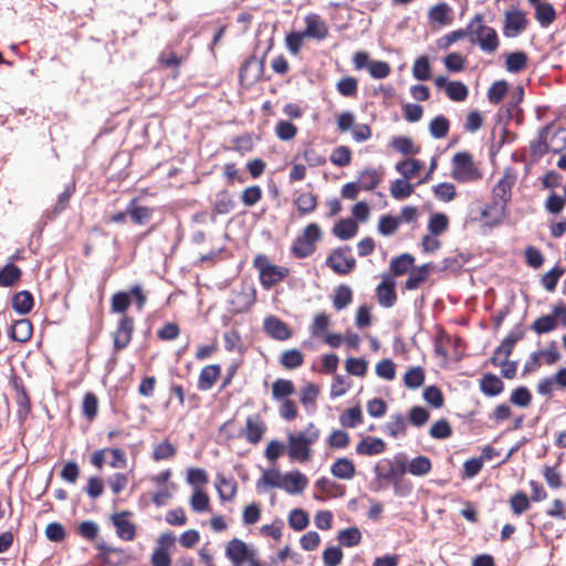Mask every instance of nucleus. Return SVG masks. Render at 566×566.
I'll return each instance as SVG.
<instances>
[{"label": "nucleus", "mask_w": 566, "mask_h": 566, "mask_svg": "<svg viewBox=\"0 0 566 566\" xmlns=\"http://www.w3.org/2000/svg\"><path fill=\"white\" fill-rule=\"evenodd\" d=\"M221 371L222 368L220 364H211L205 366L199 374L197 388L200 391H207L211 389L221 376Z\"/></svg>", "instance_id": "obj_27"}, {"label": "nucleus", "mask_w": 566, "mask_h": 566, "mask_svg": "<svg viewBox=\"0 0 566 566\" xmlns=\"http://www.w3.org/2000/svg\"><path fill=\"white\" fill-rule=\"evenodd\" d=\"M127 212L133 223L144 226L150 220L154 209L139 205L135 197L127 203Z\"/></svg>", "instance_id": "obj_30"}, {"label": "nucleus", "mask_w": 566, "mask_h": 566, "mask_svg": "<svg viewBox=\"0 0 566 566\" xmlns=\"http://www.w3.org/2000/svg\"><path fill=\"white\" fill-rule=\"evenodd\" d=\"M422 398L433 409H440L444 406V396L438 385L424 387Z\"/></svg>", "instance_id": "obj_58"}, {"label": "nucleus", "mask_w": 566, "mask_h": 566, "mask_svg": "<svg viewBox=\"0 0 566 566\" xmlns=\"http://www.w3.org/2000/svg\"><path fill=\"white\" fill-rule=\"evenodd\" d=\"M253 266L259 272V280L266 291L286 279L290 270L285 266L273 264L265 254H258L253 260Z\"/></svg>", "instance_id": "obj_3"}, {"label": "nucleus", "mask_w": 566, "mask_h": 566, "mask_svg": "<svg viewBox=\"0 0 566 566\" xmlns=\"http://www.w3.org/2000/svg\"><path fill=\"white\" fill-rule=\"evenodd\" d=\"M412 76L419 82H426L432 77V66L427 54L418 56L412 65Z\"/></svg>", "instance_id": "obj_39"}, {"label": "nucleus", "mask_w": 566, "mask_h": 566, "mask_svg": "<svg viewBox=\"0 0 566 566\" xmlns=\"http://www.w3.org/2000/svg\"><path fill=\"white\" fill-rule=\"evenodd\" d=\"M558 322L553 314H544L537 317L530 328L537 335H544L553 332L557 327Z\"/></svg>", "instance_id": "obj_59"}, {"label": "nucleus", "mask_w": 566, "mask_h": 566, "mask_svg": "<svg viewBox=\"0 0 566 566\" xmlns=\"http://www.w3.org/2000/svg\"><path fill=\"white\" fill-rule=\"evenodd\" d=\"M273 48V38H270L268 48L259 56L255 52L249 55L240 65L239 69V84L245 88L252 87L261 81H269L271 76H264L265 61L268 53Z\"/></svg>", "instance_id": "obj_1"}, {"label": "nucleus", "mask_w": 566, "mask_h": 566, "mask_svg": "<svg viewBox=\"0 0 566 566\" xmlns=\"http://www.w3.org/2000/svg\"><path fill=\"white\" fill-rule=\"evenodd\" d=\"M535 20L542 28H548L557 18V11L551 2L542 3L534 9Z\"/></svg>", "instance_id": "obj_42"}, {"label": "nucleus", "mask_w": 566, "mask_h": 566, "mask_svg": "<svg viewBox=\"0 0 566 566\" xmlns=\"http://www.w3.org/2000/svg\"><path fill=\"white\" fill-rule=\"evenodd\" d=\"M296 392V387L291 379L277 378L272 382V398L275 401L290 399Z\"/></svg>", "instance_id": "obj_36"}, {"label": "nucleus", "mask_w": 566, "mask_h": 566, "mask_svg": "<svg viewBox=\"0 0 566 566\" xmlns=\"http://www.w3.org/2000/svg\"><path fill=\"white\" fill-rule=\"evenodd\" d=\"M565 273V269L559 264V262L555 263V265L544 273L541 277V284L547 292H554L558 284L559 279Z\"/></svg>", "instance_id": "obj_51"}, {"label": "nucleus", "mask_w": 566, "mask_h": 566, "mask_svg": "<svg viewBox=\"0 0 566 566\" xmlns=\"http://www.w3.org/2000/svg\"><path fill=\"white\" fill-rule=\"evenodd\" d=\"M315 251V245H313L308 240H305L303 237L297 235L290 248L291 254L296 259H306L312 255Z\"/></svg>", "instance_id": "obj_56"}, {"label": "nucleus", "mask_w": 566, "mask_h": 566, "mask_svg": "<svg viewBox=\"0 0 566 566\" xmlns=\"http://www.w3.org/2000/svg\"><path fill=\"white\" fill-rule=\"evenodd\" d=\"M345 370L350 376L364 377L368 370V360L364 356H349L345 360Z\"/></svg>", "instance_id": "obj_62"}, {"label": "nucleus", "mask_w": 566, "mask_h": 566, "mask_svg": "<svg viewBox=\"0 0 566 566\" xmlns=\"http://www.w3.org/2000/svg\"><path fill=\"white\" fill-rule=\"evenodd\" d=\"M451 164V177L460 184L480 180L483 177L482 171L474 164L472 154L468 150L455 153Z\"/></svg>", "instance_id": "obj_4"}, {"label": "nucleus", "mask_w": 566, "mask_h": 566, "mask_svg": "<svg viewBox=\"0 0 566 566\" xmlns=\"http://www.w3.org/2000/svg\"><path fill=\"white\" fill-rule=\"evenodd\" d=\"M426 380V371L421 366H411L402 376V381L406 388L416 390L423 386Z\"/></svg>", "instance_id": "obj_41"}, {"label": "nucleus", "mask_w": 566, "mask_h": 566, "mask_svg": "<svg viewBox=\"0 0 566 566\" xmlns=\"http://www.w3.org/2000/svg\"><path fill=\"white\" fill-rule=\"evenodd\" d=\"M303 363L304 354L297 348L286 349L280 356V364L289 370L298 368Z\"/></svg>", "instance_id": "obj_53"}, {"label": "nucleus", "mask_w": 566, "mask_h": 566, "mask_svg": "<svg viewBox=\"0 0 566 566\" xmlns=\"http://www.w3.org/2000/svg\"><path fill=\"white\" fill-rule=\"evenodd\" d=\"M305 24L302 31L306 38L322 41L328 35V28L317 13H308L305 17Z\"/></svg>", "instance_id": "obj_19"}, {"label": "nucleus", "mask_w": 566, "mask_h": 566, "mask_svg": "<svg viewBox=\"0 0 566 566\" xmlns=\"http://www.w3.org/2000/svg\"><path fill=\"white\" fill-rule=\"evenodd\" d=\"M363 411L359 405L347 408L340 416L339 422L345 428H356L363 422Z\"/></svg>", "instance_id": "obj_60"}, {"label": "nucleus", "mask_w": 566, "mask_h": 566, "mask_svg": "<svg viewBox=\"0 0 566 566\" xmlns=\"http://www.w3.org/2000/svg\"><path fill=\"white\" fill-rule=\"evenodd\" d=\"M507 126L509 123L506 122L504 125L501 126L499 140H495V127H493V129L491 130L492 143L489 148V156L492 161L494 160L495 156L500 153V150L505 144L513 143L517 137L515 133L510 132Z\"/></svg>", "instance_id": "obj_24"}, {"label": "nucleus", "mask_w": 566, "mask_h": 566, "mask_svg": "<svg viewBox=\"0 0 566 566\" xmlns=\"http://www.w3.org/2000/svg\"><path fill=\"white\" fill-rule=\"evenodd\" d=\"M248 544L240 538H232L226 546L224 555L232 563L231 566H242Z\"/></svg>", "instance_id": "obj_34"}, {"label": "nucleus", "mask_w": 566, "mask_h": 566, "mask_svg": "<svg viewBox=\"0 0 566 566\" xmlns=\"http://www.w3.org/2000/svg\"><path fill=\"white\" fill-rule=\"evenodd\" d=\"M358 180L361 185V190L373 191L381 182V176L375 168L367 167L359 172Z\"/></svg>", "instance_id": "obj_54"}, {"label": "nucleus", "mask_w": 566, "mask_h": 566, "mask_svg": "<svg viewBox=\"0 0 566 566\" xmlns=\"http://www.w3.org/2000/svg\"><path fill=\"white\" fill-rule=\"evenodd\" d=\"M390 146L403 156L418 155L420 153V147L415 145L413 139L409 136H394Z\"/></svg>", "instance_id": "obj_43"}, {"label": "nucleus", "mask_w": 566, "mask_h": 566, "mask_svg": "<svg viewBox=\"0 0 566 566\" xmlns=\"http://www.w3.org/2000/svg\"><path fill=\"white\" fill-rule=\"evenodd\" d=\"M186 482L193 490H202L201 488L209 482L208 472L203 468H188L186 474Z\"/></svg>", "instance_id": "obj_52"}, {"label": "nucleus", "mask_w": 566, "mask_h": 566, "mask_svg": "<svg viewBox=\"0 0 566 566\" xmlns=\"http://www.w3.org/2000/svg\"><path fill=\"white\" fill-rule=\"evenodd\" d=\"M479 389L485 397L493 398L504 391L505 385L500 376L486 371L479 379Z\"/></svg>", "instance_id": "obj_18"}, {"label": "nucleus", "mask_w": 566, "mask_h": 566, "mask_svg": "<svg viewBox=\"0 0 566 566\" xmlns=\"http://www.w3.org/2000/svg\"><path fill=\"white\" fill-rule=\"evenodd\" d=\"M277 489L284 490L286 493L295 495L302 493L308 485V478L298 469H293L283 474L282 483H272Z\"/></svg>", "instance_id": "obj_13"}, {"label": "nucleus", "mask_w": 566, "mask_h": 566, "mask_svg": "<svg viewBox=\"0 0 566 566\" xmlns=\"http://www.w3.org/2000/svg\"><path fill=\"white\" fill-rule=\"evenodd\" d=\"M349 245H343L334 249L325 260V266L329 268L337 275H347L356 266L354 256H345V252H350Z\"/></svg>", "instance_id": "obj_8"}, {"label": "nucleus", "mask_w": 566, "mask_h": 566, "mask_svg": "<svg viewBox=\"0 0 566 566\" xmlns=\"http://www.w3.org/2000/svg\"><path fill=\"white\" fill-rule=\"evenodd\" d=\"M287 454L292 462H308L312 458V447L306 444L305 431L287 434Z\"/></svg>", "instance_id": "obj_9"}, {"label": "nucleus", "mask_w": 566, "mask_h": 566, "mask_svg": "<svg viewBox=\"0 0 566 566\" xmlns=\"http://www.w3.org/2000/svg\"><path fill=\"white\" fill-rule=\"evenodd\" d=\"M528 25V19L526 12L516 8L511 7L505 10L502 33L507 39H513L522 34Z\"/></svg>", "instance_id": "obj_7"}, {"label": "nucleus", "mask_w": 566, "mask_h": 566, "mask_svg": "<svg viewBox=\"0 0 566 566\" xmlns=\"http://www.w3.org/2000/svg\"><path fill=\"white\" fill-rule=\"evenodd\" d=\"M424 168V163L417 158H406L395 165V169L406 179H412Z\"/></svg>", "instance_id": "obj_35"}, {"label": "nucleus", "mask_w": 566, "mask_h": 566, "mask_svg": "<svg viewBox=\"0 0 566 566\" xmlns=\"http://www.w3.org/2000/svg\"><path fill=\"white\" fill-rule=\"evenodd\" d=\"M81 411L83 417L88 421H93L96 418L98 412V398L94 392L87 391L84 395Z\"/></svg>", "instance_id": "obj_64"}, {"label": "nucleus", "mask_w": 566, "mask_h": 566, "mask_svg": "<svg viewBox=\"0 0 566 566\" xmlns=\"http://www.w3.org/2000/svg\"><path fill=\"white\" fill-rule=\"evenodd\" d=\"M453 9L444 1L433 4L428 11V19L439 25H449L452 22Z\"/></svg>", "instance_id": "obj_31"}, {"label": "nucleus", "mask_w": 566, "mask_h": 566, "mask_svg": "<svg viewBox=\"0 0 566 566\" xmlns=\"http://www.w3.org/2000/svg\"><path fill=\"white\" fill-rule=\"evenodd\" d=\"M23 272L15 264L6 263L0 266V286L12 287L21 281Z\"/></svg>", "instance_id": "obj_38"}, {"label": "nucleus", "mask_w": 566, "mask_h": 566, "mask_svg": "<svg viewBox=\"0 0 566 566\" xmlns=\"http://www.w3.org/2000/svg\"><path fill=\"white\" fill-rule=\"evenodd\" d=\"M410 179L397 178L390 184V195L395 200L401 201L409 198L415 192V185Z\"/></svg>", "instance_id": "obj_40"}, {"label": "nucleus", "mask_w": 566, "mask_h": 566, "mask_svg": "<svg viewBox=\"0 0 566 566\" xmlns=\"http://www.w3.org/2000/svg\"><path fill=\"white\" fill-rule=\"evenodd\" d=\"M533 399L532 391L525 385L514 388L510 395V402L518 408H527Z\"/></svg>", "instance_id": "obj_57"}, {"label": "nucleus", "mask_w": 566, "mask_h": 566, "mask_svg": "<svg viewBox=\"0 0 566 566\" xmlns=\"http://www.w3.org/2000/svg\"><path fill=\"white\" fill-rule=\"evenodd\" d=\"M390 418L391 421L384 426V432L394 439H397L399 436H405L408 424L402 413H394Z\"/></svg>", "instance_id": "obj_46"}, {"label": "nucleus", "mask_w": 566, "mask_h": 566, "mask_svg": "<svg viewBox=\"0 0 566 566\" xmlns=\"http://www.w3.org/2000/svg\"><path fill=\"white\" fill-rule=\"evenodd\" d=\"M336 91L343 97H356L358 94V80L355 76L345 75L337 81Z\"/></svg>", "instance_id": "obj_55"}, {"label": "nucleus", "mask_w": 566, "mask_h": 566, "mask_svg": "<svg viewBox=\"0 0 566 566\" xmlns=\"http://www.w3.org/2000/svg\"><path fill=\"white\" fill-rule=\"evenodd\" d=\"M400 227V222L397 216L391 213L382 214L379 218L377 224V231L382 237H391L394 235Z\"/></svg>", "instance_id": "obj_61"}, {"label": "nucleus", "mask_w": 566, "mask_h": 566, "mask_svg": "<svg viewBox=\"0 0 566 566\" xmlns=\"http://www.w3.org/2000/svg\"><path fill=\"white\" fill-rule=\"evenodd\" d=\"M133 303L138 312H142L147 303V295L140 283L132 285L128 290L116 291L111 297V313L127 315L126 312Z\"/></svg>", "instance_id": "obj_2"}, {"label": "nucleus", "mask_w": 566, "mask_h": 566, "mask_svg": "<svg viewBox=\"0 0 566 566\" xmlns=\"http://www.w3.org/2000/svg\"><path fill=\"white\" fill-rule=\"evenodd\" d=\"M34 304V296L29 290L15 292L11 298L12 310L20 316L30 314Z\"/></svg>", "instance_id": "obj_23"}, {"label": "nucleus", "mask_w": 566, "mask_h": 566, "mask_svg": "<svg viewBox=\"0 0 566 566\" xmlns=\"http://www.w3.org/2000/svg\"><path fill=\"white\" fill-rule=\"evenodd\" d=\"M555 120H552L538 129L537 136L530 143V150L532 156L536 157V159L542 158L545 154H547L549 149V145L547 143V135L552 127L554 126Z\"/></svg>", "instance_id": "obj_22"}, {"label": "nucleus", "mask_w": 566, "mask_h": 566, "mask_svg": "<svg viewBox=\"0 0 566 566\" xmlns=\"http://www.w3.org/2000/svg\"><path fill=\"white\" fill-rule=\"evenodd\" d=\"M449 228V218L444 212H433L428 220L427 229L431 237H439Z\"/></svg>", "instance_id": "obj_47"}, {"label": "nucleus", "mask_w": 566, "mask_h": 566, "mask_svg": "<svg viewBox=\"0 0 566 566\" xmlns=\"http://www.w3.org/2000/svg\"><path fill=\"white\" fill-rule=\"evenodd\" d=\"M264 332L275 340H286L292 337V331L290 326L282 321L280 317L269 315L263 321Z\"/></svg>", "instance_id": "obj_17"}, {"label": "nucleus", "mask_w": 566, "mask_h": 566, "mask_svg": "<svg viewBox=\"0 0 566 566\" xmlns=\"http://www.w3.org/2000/svg\"><path fill=\"white\" fill-rule=\"evenodd\" d=\"M262 471V476L256 481L255 489L259 494L265 492L268 489H277L272 483H282L283 473L277 467L263 469L261 465L258 467Z\"/></svg>", "instance_id": "obj_25"}, {"label": "nucleus", "mask_w": 566, "mask_h": 566, "mask_svg": "<svg viewBox=\"0 0 566 566\" xmlns=\"http://www.w3.org/2000/svg\"><path fill=\"white\" fill-rule=\"evenodd\" d=\"M510 91V84L506 80H497L488 88V99L491 104H500Z\"/></svg>", "instance_id": "obj_49"}, {"label": "nucleus", "mask_w": 566, "mask_h": 566, "mask_svg": "<svg viewBox=\"0 0 566 566\" xmlns=\"http://www.w3.org/2000/svg\"><path fill=\"white\" fill-rule=\"evenodd\" d=\"M509 504L512 513L520 516L531 509V499L525 491L517 490L510 496Z\"/></svg>", "instance_id": "obj_44"}, {"label": "nucleus", "mask_w": 566, "mask_h": 566, "mask_svg": "<svg viewBox=\"0 0 566 566\" xmlns=\"http://www.w3.org/2000/svg\"><path fill=\"white\" fill-rule=\"evenodd\" d=\"M416 258L410 252H403L392 256L389 262V270L398 276L411 273Z\"/></svg>", "instance_id": "obj_33"}, {"label": "nucleus", "mask_w": 566, "mask_h": 566, "mask_svg": "<svg viewBox=\"0 0 566 566\" xmlns=\"http://www.w3.org/2000/svg\"><path fill=\"white\" fill-rule=\"evenodd\" d=\"M478 31H480L481 35L471 39V44L478 45L484 53H494L500 46V38L496 30L490 25H481L478 28Z\"/></svg>", "instance_id": "obj_14"}, {"label": "nucleus", "mask_w": 566, "mask_h": 566, "mask_svg": "<svg viewBox=\"0 0 566 566\" xmlns=\"http://www.w3.org/2000/svg\"><path fill=\"white\" fill-rule=\"evenodd\" d=\"M135 319L130 315H124L119 318L117 327L113 333V349L120 352L125 349L133 337Z\"/></svg>", "instance_id": "obj_11"}, {"label": "nucleus", "mask_w": 566, "mask_h": 566, "mask_svg": "<svg viewBox=\"0 0 566 566\" xmlns=\"http://www.w3.org/2000/svg\"><path fill=\"white\" fill-rule=\"evenodd\" d=\"M357 232L358 223L353 218H340L332 228V234L342 241L353 239Z\"/></svg>", "instance_id": "obj_29"}, {"label": "nucleus", "mask_w": 566, "mask_h": 566, "mask_svg": "<svg viewBox=\"0 0 566 566\" xmlns=\"http://www.w3.org/2000/svg\"><path fill=\"white\" fill-rule=\"evenodd\" d=\"M386 442L378 437H365L356 444V453L359 455H377L386 450Z\"/></svg>", "instance_id": "obj_28"}, {"label": "nucleus", "mask_w": 566, "mask_h": 566, "mask_svg": "<svg viewBox=\"0 0 566 566\" xmlns=\"http://www.w3.org/2000/svg\"><path fill=\"white\" fill-rule=\"evenodd\" d=\"M133 512L128 510H123L120 512H114L109 516V521L112 525L115 527L116 535L118 538L129 542L136 537L137 526L135 523L129 521L133 516Z\"/></svg>", "instance_id": "obj_10"}, {"label": "nucleus", "mask_w": 566, "mask_h": 566, "mask_svg": "<svg viewBox=\"0 0 566 566\" xmlns=\"http://www.w3.org/2000/svg\"><path fill=\"white\" fill-rule=\"evenodd\" d=\"M436 269L437 265L431 261L421 265H416L415 262L411 273H409L407 280L405 281V289L407 291L418 290L424 282L428 281L431 273L436 271Z\"/></svg>", "instance_id": "obj_15"}, {"label": "nucleus", "mask_w": 566, "mask_h": 566, "mask_svg": "<svg viewBox=\"0 0 566 566\" xmlns=\"http://www.w3.org/2000/svg\"><path fill=\"white\" fill-rule=\"evenodd\" d=\"M232 292L237 294V300L228 301V304L232 306L230 312L234 315L249 312L256 300V289L254 285L242 284L239 292H235V290Z\"/></svg>", "instance_id": "obj_12"}, {"label": "nucleus", "mask_w": 566, "mask_h": 566, "mask_svg": "<svg viewBox=\"0 0 566 566\" xmlns=\"http://www.w3.org/2000/svg\"><path fill=\"white\" fill-rule=\"evenodd\" d=\"M33 334V325L29 318L22 317L13 321L8 328V337L12 342L27 343Z\"/></svg>", "instance_id": "obj_20"}, {"label": "nucleus", "mask_w": 566, "mask_h": 566, "mask_svg": "<svg viewBox=\"0 0 566 566\" xmlns=\"http://www.w3.org/2000/svg\"><path fill=\"white\" fill-rule=\"evenodd\" d=\"M353 290L349 285L339 284L334 290L333 307L338 312L345 310L353 302Z\"/></svg>", "instance_id": "obj_45"}, {"label": "nucleus", "mask_w": 566, "mask_h": 566, "mask_svg": "<svg viewBox=\"0 0 566 566\" xmlns=\"http://www.w3.org/2000/svg\"><path fill=\"white\" fill-rule=\"evenodd\" d=\"M450 129V120L447 116L439 114L429 123V133L434 139L444 138Z\"/></svg>", "instance_id": "obj_50"}, {"label": "nucleus", "mask_w": 566, "mask_h": 566, "mask_svg": "<svg viewBox=\"0 0 566 566\" xmlns=\"http://www.w3.org/2000/svg\"><path fill=\"white\" fill-rule=\"evenodd\" d=\"M95 548L98 551L95 559L106 566H126L128 563L137 559L130 552L122 547L108 545L104 539L97 542Z\"/></svg>", "instance_id": "obj_5"}, {"label": "nucleus", "mask_w": 566, "mask_h": 566, "mask_svg": "<svg viewBox=\"0 0 566 566\" xmlns=\"http://www.w3.org/2000/svg\"><path fill=\"white\" fill-rule=\"evenodd\" d=\"M336 539L340 547H355L361 543L363 534L358 526L353 525L340 530Z\"/></svg>", "instance_id": "obj_37"}, {"label": "nucleus", "mask_w": 566, "mask_h": 566, "mask_svg": "<svg viewBox=\"0 0 566 566\" xmlns=\"http://www.w3.org/2000/svg\"><path fill=\"white\" fill-rule=\"evenodd\" d=\"M177 537L171 531L161 533L149 558L151 566H172V549L176 547Z\"/></svg>", "instance_id": "obj_6"}, {"label": "nucleus", "mask_w": 566, "mask_h": 566, "mask_svg": "<svg viewBox=\"0 0 566 566\" xmlns=\"http://www.w3.org/2000/svg\"><path fill=\"white\" fill-rule=\"evenodd\" d=\"M266 431V424L260 419V416H249L245 420V428L241 429L238 438L245 437L251 444H258L263 439Z\"/></svg>", "instance_id": "obj_16"}, {"label": "nucleus", "mask_w": 566, "mask_h": 566, "mask_svg": "<svg viewBox=\"0 0 566 566\" xmlns=\"http://www.w3.org/2000/svg\"><path fill=\"white\" fill-rule=\"evenodd\" d=\"M310 522V514L302 507H295L289 513V526L295 532H302L307 528Z\"/></svg>", "instance_id": "obj_48"}, {"label": "nucleus", "mask_w": 566, "mask_h": 566, "mask_svg": "<svg viewBox=\"0 0 566 566\" xmlns=\"http://www.w3.org/2000/svg\"><path fill=\"white\" fill-rule=\"evenodd\" d=\"M528 65V55L523 50H515L504 54V66L509 73L518 74Z\"/></svg>", "instance_id": "obj_26"}, {"label": "nucleus", "mask_w": 566, "mask_h": 566, "mask_svg": "<svg viewBox=\"0 0 566 566\" xmlns=\"http://www.w3.org/2000/svg\"><path fill=\"white\" fill-rule=\"evenodd\" d=\"M331 473L339 480H352L356 475V467L352 459L340 457L331 465Z\"/></svg>", "instance_id": "obj_32"}, {"label": "nucleus", "mask_w": 566, "mask_h": 566, "mask_svg": "<svg viewBox=\"0 0 566 566\" xmlns=\"http://www.w3.org/2000/svg\"><path fill=\"white\" fill-rule=\"evenodd\" d=\"M189 504L195 513L211 512L210 497L203 490H193Z\"/></svg>", "instance_id": "obj_63"}, {"label": "nucleus", "mask_w": 566, "mask_h": 566, "mask_svg": "<svg viewBox=\"0 0 566 566\" xmlns=\"http://www.w3.org/2000/svg\"><path fill=\"white\" fill-rule=\"evenodd\" d=\"M214 486L222 503L231 502L238 492V484L233 478H227L222 472L216 475Z\"/></svg>", "instance_id": "obj_21"}]
</instances>
